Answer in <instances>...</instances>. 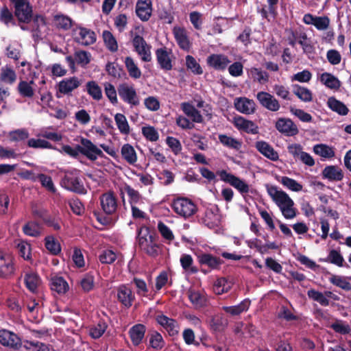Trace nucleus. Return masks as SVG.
I'll list each match as a JSON object with an SVG mask.
<instances>
[{
  "label": "nucleus",
  "instance_id": "36",
  "mask_svg": "<svg viewBox=\"0 0 351 351\" xmlns=\"http://www.w3.org/2000/svg\"><path fill=\"white\" fill-rule=\"evenodd\" d=\"M327 104L332 111L340 115H346L348 113L349 110L347 106L334 97L328 99Z\"/></svg>",
  "mask_w": 351,
  "mask_h": 351
},
{
  "label": "nucleus",
  "instance_id": "11",
  "mask_svg": "<svg viewBox=\"0 0 351 351\" xmlns=\"http://www.w3.org/2000/svg\"><path fill=\"white\" fill-rule=\"evenodd\" d=\"M14 271L15 267L12 257L0 251V278L8 279L14 275Z\"/></svg>",
  "mask_w": 351,
  "mask_h": 351
},
{
  "label": "nucleus",
  "instance_id": "33",
  "mask_svg": "<svg viewBox=\"0 0 351 351\" xmlns=\"http://www.w3.org/2000/svg\"><path fill=\"white\" fill-rule=\"evenodd\" d=\"M234 125L239 130H243L244 132H256L257 127L254 123L238 116L234 118Z\"/></svg>",
  "mask_w": 351,
  "mask_h": 351
},
{
  "label": "nucleus",
  "instance_id": "64",
  "mask_svg": "<svg viewBox=\"0 0 351 351\" xmlns=\"http://www.w3.org/2000/svg\"><path fill=\"white\" fill-rule=\"evenodd\" d=\"M23 347L27 351H48V346L42 342L38 341H26Z\"/></svg>",
  "mask_w": 351,
  "mask_h": 351
},
{
  "label": "nucleus",
  "instance_id": "30",
  "mask_svg": "<svg viewBox=\"0 0 351 351\" xmlns=\"http://www.w3.org/2000/svg\"><path fill=\"white\" fill-rule=\"evenodd\" d=\"M251 301L246 298L241 301L239 304L235 306H223L222 309L227 313L232 316L239 315L243 312H245L249 309Z\"/></svg>",
  "mask_w": 351,
  "mask_h": 351
},
{
  "label": "nucleus",
  "instance_id": "42",
  "mask_svg": "<svg viewBox=\"0 0 351 351\" xmlns=\"http://www.w3.org/2000/svg\"><path fill=\"white\" fill-rule=\"evenodd\" d=\"M228 325V321L221 315H215L210 319L209 326L214 332H220L224 330Z\"/></svg>",
  "mask_w": 351,
  "mask_h": 351
},
{
  "label": "nucleus",
  "instance_id": "6",
  "mask_svg": "<svg viewBox=\"0 0 351 351\" xmlns=\"http://www.w3.org/2000/svg\"><path fill=\"white\" fill-rule=\"evenodd\" d=\"M134 51L143 62L152 60L151 46L147 43L144 38L136 34L132 40Z\"/></svg>",
  "mask_w": 351,
  "mask_h": 351
},
{
  "label": "nucleus",
  "instance_id": "53",
  "mask_svg": "<svg viewBox=\"0 0 351 351\" xmlns=\"http://www.w3.org/2000/svg\"><path fill=\"white\" fill-rule=\"evenodd\" d=\"M231 289V285L226 278L217 279L213 285V291L217 295L227 293Z\"/></svg>",
  "mask_w": 351,
  "mask_h": 351
},
{
  "label": "nucleus",
  "instance_id": "27",
  "mask_svg": "<svg viewBox=\"0 0 351 351\" xmlns=\"http://www.w3.org/2000/svg\"><path fill=\"white\" fill-rule=\"evenodd\" d=\"M24 282L26 288L29 291L36 293L41 282V280L37 273L34 271H29L25 274Z\"/></svg>",
  "mask_w": 351,
  "mask_h": 351
},
{
  "label": "nucleus",
  "instance_id": "23",
  "mask_svg": "<svg viewBox=\"0 0 351 351\" xmlns=\"http://www.w3.org/2000/svg\"><path fill=\"white\" fill-rule=\"evenodd\" d=\"M255 106L252 99L246 97H239L234 100L235 108L243 114H250L253 113L255 110Z\"/></svg>",
  "mask_w": 351,
  "mask_h": 351
},
{
  "label": "nucleus",
  "instance_id": "7",
  "mask_svg": "<svg viewBox=\"0 0 351 351\" xmlns=\"http://www.w3.org/2000/svg\"><path fill=\"white\" fill-rule=\"evenodd\" d=\"M80 154L91 161L104 156L103 152L94 145L90 140L82 138L81 145H78Z\"/></svg>",
  "mask_w": 351,
  "mask_h": 351
},
{
  "label": "nucleus",
  "instance_id": "45",
  "mask_svg": "<svg viewBox=\"0 0 351 351\" xmlns=\"http://www.w3.org/2000/svg\"><path fill=\"white\" fill-rule=\"evenodd\" d=\"M53 21L56 27L63 30H69L73 25V20L69 16L62 14L55 15Z\"/></svg>",
  "mask_w": 351,
  "mask_h": 351
},
{
  "label": "nucleus",
  "instance_id": "15",
  "mask_svg": "<svg viewBox=\"0 0 351 351\" xmlns=\"http://www.w3.org/2000/svg\"><path fill=\"white\" fill-rule=\"evenodd\" d=\"M156 320L158 324L167 330L170 336L173 337L178 334L179 326L176 319L160 314L156 317Z\"/></svg>",
  "mask_w": 351,
  "mask_h": 351
},
{
  "label": "nucleus",
  "instance_id": "2",
  "mask_svg": "<svg viewBox=\"0 0 351 351\" xmlns=\"http://www.w3.org/2000/svg\"><path fill=\"white\" fill-rule=\"evenodd\" d=\"M14 8V16L19 23H29L33 18V9L28 0H10Z\"/></svg>",
  "mask_w": 351,
  "mask_h": 351
},
{
  "label": "nucleus",
  "instance_id": "57",
  "mask_svg": "<svg viewBox=\"0 0 351 351\" xmlns=\"http://www.w3.org/2000/svg\"><path fill=\"white\" fill-rule=\"evenodd\" d=\"M298 43L302 46L303 52L304 53H312L314 51V47L311 43V40L307 37L305 32L298 33Z\"/></svg>",
  "mask_w": 351,
  "mask_h": 351
},
{
  "label": "nucleus",
  "instance_id": "50",
  "mask_svg": "<svg viewBox=\"0 0 351 351\" xmlns=\"http://www.w3.org/2000/svg\"><path fill=\"white\" fill-rule=\"evenodd\" d=\"M293 93L302 101L309 102L312 101L313 97H312V93L311 91L308 89L307 88L301 86L298 84H295L293 86Z\"/></svg>",
  "mask_w": 351,
  "mask_h": 351
},
{
  "label": "nucleus",
  "instance_id": "13",
  "mask_svg": "<svg viewBox=\"0 0 351 351\" xmlns=\"http://www.w3.org/2000/svg\"><path fill=\"white\" fill-rule=\"evenodd\" d=\"M102 210L106 215H112L117 208V199L112 192L105 193L100 196Z\"/></svg>",
  "mask_w": 351,
  "mask_h": 351
},
{
  "label": "nucleus",
  "instance_id": "26",
  "mask_svg": "<svg viewBox=\"0 0 351 351\" xmlns=\"http://www.w3.org/2000/svg\"><path fill=\"white\" fill-rule=\"evenodd\" d=\"M156 56L158 64L162 69L165 71H170L172 69L173 65L171 60L169 57V53L167 51L166 47L156 49Z\"/></svg>",
  "mask_w": 351,
  "mask_h": 351
},
{
  "label": "nucleus",
  "instance_id": "56",
  "mask_svg": "<svg viewBox=\"0 0 351 351\" xmlns=\"http://www.w3.org/2000/svg\"><path fill=\"white\" fill-rule=\"evenodd\" d=\"M14 15L6 5H3L0 10V21L6 26L9 25H16Z\"/></svg>",
  "mask_w": 351,
  "mask_h": 351
},
{
  "label": "nucleus",
  "instance_id": "55",
  "mask_svg": "<svg viewBox=\"0 0 351 351\" xmlns=\"http://www.w3.org/2000/svg\"><path fill=\"white\" fill-rule=\"evenodd\" d=\"M46 249L53 255H58L61 252L60 244L53 236H47L45 239Z\"/></svg>",
  "mask_w": 351,
  "mask_h": 351
},
{
  "label": "nucleus",
  "instance_id": "39",
  "mask_svg": "<svg viewBox=\"0 0 351 351\" xmlns=\"http://www.w3.org/2000/svg\"><path fill=\"white\" fill-rule=\"evenodd\" d=\"M348 279V277L332 274L329 278V282L346 291H351V283L347 280Z\"/></svg>",
  "mask_w": 351,
  "mask_h": 351
},
{
  "label": "nucleus",
  "instance_id": "8",
  "mask_svg": "<svg viewBox=\"0 0 351 351\" xmlns=\"http://www.w3.org/2000/svg\"><path fill=\"white\" fill-rule=\"evenodd\" d=\"M0 343L14 350H19L22 347L21 338L14 332L6 329L0 330Z\"/></svg>",
  "mask_w": 351,
  "mask_h": 351
},
{
  "label": "nucleus",
  "instance_id": "10",
  "mask_svg": "<svg viewBox=\"0 0 351 351\" xmlns=\"http://www.w3.org/2000/svg\"><path fill=\"white\" fill-rule=\"evenodd\" d=\"M118 301L125 308H130L135 300V295L128 285H121L117 288Z\"/></svg>",
  "mask_w": 351,
  "mask_h": 351
},
{
  "label": "nucleus",
  "instance_id": "51",
  "mask_svg": "<svg viewBox=\"0 0 351 351\" xmlns=\"http://www.w3.org/2000/svg\"><path fill=\"white\" fill-rule=\"evenodd\" d=\"M86 91L93 99L99 101L102 98V90L101 87L95 81H89L86 83Z\"/></svg>",
  "mask_w": 351,
  "mask_h": 351
},
{
  "label": "nucleus",
  "instance_id": "37",
  "mask_svg": "<svg viewBox=\"0 0 351 351\" xmlns=\"http://www.w3.org/2000/svg\"><path fill=\"white\" fill-rule=\"evenodd\" d=\"M34 181L38 180L41 186L51 193H56V189L51 176L45 173H38L32 178Z\"/></svg>",
  "mask_w": 351,
  "mask_h": 351
},
{
  "label": "nucleus",
  "instance_id": "52",
  "mask_svg": "<svg viewBox=\"0 0 351 351\" xmlns=\"http://www.w3.org/2000/svg\"><path fill=\"white\" fill-rule=\"evenodd\" d=\"M131 283L135 286L137 295L140 297H147L148 295L149 288L144 280L134 277Z\"/></svg>",
  "mask_w": 351,
  "mask_h": 351
},
{
  "label": "nucleus",
  "instance_id": "59",
  "mask_svg": "<svg viewBox=\"0 0 351 351\" xmlns=\"http://www.w3.org/2000/svg\"><path fill=\"white\" fill-rule=\"evenodd\" d=\"M185 64L187 69L191 71L193 74L202 75L203 73L202 68L193 56L187 55L186 56Z\"/></svg>",
  "mask_w": 351,
  "mask_h": 351
},
{
  "label": "nucleus",
  "instance_id": "38",
  "mask_svg": "<svg viewBox=\"0 0 351 351\" xmlns=\"http://www.w3.org/2000/svg\"><path fill=\"white\" fill-rule=\"evenodd\" d=\"M108 328V324L104 319H100L96 324L89 327V335L95 339L100 338Z\"/></svg>",
  "mask_w": 351,
  "mask_h": 351
},
{
  "label": "nucleus",
  "instance_id": "58",
  "mask_svg": "<svg viewBox=\"0 0 351 351\" xmlns=\"http://www.w3.org/2000/svg\"><path fill=\"white\" fill-rule=\"evenodd\" d=\"M307 295L309 298L319 302L323 306H327L330 304L329 300L324 295V292L322 293L314 289H311L307 291Z\"/></svg>",
  "mask_w": 351,
  "mask_h": 351
},
{
  "label": "nucleus",
  "instance_id": "31",
  "mask_svg": "<svg viewBox=\"0 0 351 351\" xmlns=\"http://www.w3.org/2000/svg\"><path fill=\"white\" fill-rule=\"evenodd\" d=\"M17 75L15 71L8 65L1 67L0 73V81L6 84L12 85L15 83Z\"/></svg>",
  "mask_w": 351,
  "mask_h": 351
},
{
  "label": "nucleus",
  "instance_id": "35",
  "mask_svg": "<svg viewBox=\"0 0 351 351\" xmlns=\"http://www.w3.org/2000/svg\"><path fill=\"white\" fill-rule=\"evenodd\" d=\"M51 289L58 293H65L69 289L67 282L60 276H54L51 279Z\"/></svg>",
  "mask_w": 351,
  "mask_h": 351
},
{
  "label": "nucleus",
  "instance_id": "63",
  "mask_svg": "<svg viewBox=\"0 0 351 351\" xmlns=\"http://www.w3.org/2000/svg\"><path fill=\"white\" fill-rule=\"evenodd\" d=\"M280 182L284 186L292 191L299 192L301 191L303 188L301 184L298 182L294 179L287 176H282Z\"/></svg>",
  "mask_w": 351,
  "mask_h": 351
},
{
  "label": "nucleus",
  "instance_id": "54",
  "mask_svg": "<svg viewBox=\"0 0 351 351\" xmlns=\"http://www.w3.org/2000/svg\"><path fill=\"white\" fill-rule=\"evenodd\" d=\"M73 214L82 216L85 213V206L78 197L71 198L67 202Z\"/></svg>",
  "mask_w": 351,
  "mask_h": 351
},
{
  "label": "nucleus",
  "instance_id": "16",
  "mask_svg": "<svg viewBox=\"0 0 351 351\" xmlns=\"http://www.w3.org/2000/svg\"><path fill=\"white\" fill-rule=\"evenodd\" d=\"M173 34L179 47L184 51H189L191 47V43L186 29L176 26L173 29Z\"/></svg>",
  "mask_w": 351,
  "mask_h": 351
},
{
  "label": "nucleus",
  "instance_id": "49",
  "mask_svg": "<svg viewBox=\"0 0 351 351\" xmlns=\"http://www.w3.org/2000/svg\"><path fill=\"white\" fill-rule=\"evenodd\" d=\"M183 111L189 117L193 122L201 123L203 121L202 116L193 106L189 103H184Z\"/></svg>",
  "mask_w": 351,
  "mask_h": 351
},
{
  "label": "nucleus",
  "instance_id": "5",
  "mask_svg": "<svg viewBox=\"0 0 351 351\" xmlns=\"http://www.w3.org/2000/svg\"><path fill=\"white\" fill-rule=\"evenodd\" d=\"M267 191L269 195L272 198L280 210H282V208L294 206V202L289 195L282 190H278L277 186L267 185Z\"/></svg>",
  "mask_w": 351,
  "mask_h": 351
},
{
  "label": "nucleus",
  "instance_id": "47",
  "mask_svg": "<svg viewBox=\"0 0 351 351\" xmlns=\"http://www.w3.org/2000/svg\"><path fill=\"white\" fill-rule=\"evenodd\" d=\"M125 64L129 75L134 79H138L141 76V71L134 62L132 58L128 56L125 59Z\"/></svg>",
  "mask_w": 351,
  "mask_h": 351
},
{
  "label": "nucleus",
  "instance_id": "14",
  "mask_svg": "<svg viewBox=\"0 0 351 351\" xmlns=\"http://www.w3.org/2000/svg\"><path fill=\"white\" fill-rule=\"evenodd\" d=\"M119 97L126 103L133 106L139 104V100L135 89L127 84H120L118 87Z\"/></svg>",
  "mask_w": 351,
  "mask_h": 351
},
{
  "label": "nucleus",
  "instance_id": "46",
  "mask_svg": "<svg viewBox=\"0 0 351 351\" xmlns=\"http://www.w3.org/2000/svg\"><path fill=\"white\" fill-rule=\"evenodd\" d=\"M149 346L155 350H161L164 348L165 342L160 332L156 330H152L149 335Z\"/></svg>",
  "mask_w": 351,
  "mask_h": 351
},
{
  "label": "nucleus",
  "instance_id": "62",
  "mask_svg": "<svg viewBox=\"0 0 351 351\" xmlns=\"http://www.w3.org/2000/svg\"><path fill=\"white\" fill-rule=\"evenodd\" d=\"M313 151L315 154L324 158H330L335 156V152L332 148L324 144L315 145Z\"/></svg>",
  "mask_w": 351,
  "mask_h": 351
},
{
  "label": "nucleus",
  "instance_id": "48",
  "mask_svg": "<svg viewBox=\"0 0 351 351\" xmlns=\"http://www.w3.org/2000/svg\"><path fill=\"white\" fill-rule=\"evenodd\" d=\"M149 227L145 225H141L136 229V241L138 245H143L144 243L147 242L149 239V235L152 234Z\"/></svg>",
  "mask_w": 351,
  "mask_h": 351
},
{
  "label": "nucleus",
  "instance_id": "28",
  "mask_svg": "<svg viewBox=\"0 0 351 351\" xmlns=\"http://www.w3.org/2000/svg\"><path fill=\"white\" fill-rule=\"evenodd\" d=\"M256 148L260 153L271 160L276 161L278 160V154L267 143L264 141H258L256 143Z\"/></svg>",
  "mask_w": 351,
  "mask_h": 351
},
{
  "label": "nucleus",
  "instance_id": "41",
  "mask_svg": "<svg viewBox=\"0 0 351 351\" xmlns=\"http://www.w3.org/2000/svg\"><path fill=\"white\" fill-rule=\"evenodd\" d=\"M34 82L33 80L27 82L21 80L17 86V90L23 97L32 98L34 95V90L32 86Z\"/></svg>",
  "mask_w": 351,
  "mask_h": 351
},
{
  "label": "nucleus",
  "instance_id": "24",
  "mask_svg": "<svg viewBox=\"0 0 351 351\" xmlns=\"http://www.w3.org/2000/svg\"><path fill=\"white\" fill-rule=\"evenodd\" d=\"M246 243L250 248H255L261 254L267 253L269 250L279 249V245L276 243L268 242L263 245L262 241L258 239L249 240Z\"/></svg>",
  "mask_w": 351,
  "mask_h": 351
},
{
  "label": "nucleus",
  "instance_id": "3",
  "mask_svg": "<svg viewBox=\"0 0 351 351\" xmlns=\"http://www.w3.org/2000/svg\"><path fill=\"white\" fill-rule=\"evenodd\" d=\"M171 206L175 213L184 218L193 215L197 210L195 203L186 197H178Z\"/></svg>",
  "mask_w": 351,
  "mask_h": 351
},
{
  "label": "nucleus",
  "instance_id": "61",
  "mask_svg": "<svg viewBox=\"0 0 351 351\" xmlns=\"http://www.w3.org/2000/svg\"><path fill=\"white\" fill-rule=\"evenodd\" d=\"M124 191L129 197V202L131 206L135 205L142 202V196L140 193L138 191L134 189L130 185L125 184L124 186Z\"/></svg>",
  "mask_w": 351,
  "mask_h": 351
},
{
  "label": "nucleus",
  "instance_id": "21",
  "mask_svg": "<svg viewBox=\"0 0 351 351\" xmlns=\"http://www.w3.org/2000/svg\"><path fill=\"white\" fill-rule=\"evenodd\" d=\"M80 85L81 82L77 77H71L65 78L58 83V90L63 95H69Z\"/></svg>",
  "mask_w": 351,
  "mask_h": 351
},
{
  "label": "nucleus",
  "instance_id": "18",
  "mask_svg": "<svg viewBox=\"0 0 351 351\" xmlns=\"http://www.w3.org/2000/svg\"><path fill=\"white\" fill-rule=\"evenodd\" d=\"M197 261L201 265L207 266L210 270L219 269L221 265L223 263V261L219 257L208 253H202L197 255Z\"/></svg>",
  "mask_w": 351,
  "mask_h": 351
},
{
  "label": "nucleus",
  "instance_id": "4",
  "mask_svg": "<svg viewBox=\"0 0 351 351\" xmlns=\"http://www.w3.org/2000/svg\"><path fill=\"white\" fill-rule=\"evenodd\" d=\"M220 180L235 188L241 194H247L250 191V186L244 180L226 170H221L217 172Z\"/></svg>",
  "mask_w": 351,
  "mask_h": 351
},
{
  "label": "nucleus",
  "instance_id": "1",
  "mask_svg": "<svg viewBox=\"0 0 351 351\" xmlns=\"http://www.w3.org/2000/svg\"><path fill=\"white\" fill-rule=\"evenodd\" d=\"M61 186L68 191L84 195L87 193L80 178V171L73 169L65 172L61 180Z\"/></svg>",
  "mask_w": 351,
  "mask_h": 351
},
{
  "label": "nucleus",
  "instance_id": "29",
  "mask_svg": "<svg viewBox=\"0 0 351 351\" xmlns=\"http://www.w3.org/2000/svg\"><path fill=\"white\" fill-rule=\"evenodd\" d=\"M323 177L331 181H341L343 178L342 170L337 166L326 167L322 171Z\"/></svg>",
  "mask_w": 351,
  "mask_h": 351
},
{
  "label": "nucleus",
  "instance_id": "25",
  "mask_svg": "<svg viewBox=\"0 0 351 351\" xmlns=\"http://www.w3.org/2000/svg\"><path fill=\"white\" fill-rule=\"evenodd\" d=\"M79 37L75 38V41L81 43L82 45H93L96 42L95 33L88 28L79 27Z\"/></svg>",
  "mask_w": 351,
  "mask_h": 351
},
{
  "label": "nucleus",
  "instance_id": "43",
  "mask_svg": "<svg viewBox=\"0 0 351 351\" xmlns=\"http://www.w3.org/2000/svg\"><path fill=\"white\" fill-rule=\"evenodd\" d=\"M102 37L106 47L111 52H116L118 50V43L113 34L108 30H104Z\"/></svg>",
  "mask_w": 351,
  "mask_h": 351
},
{
  "label": "nucleus",
  "instance_id": "60",
  "mask_svg": "<svg viewBox=\"0 0 351 351\" xmlns=\"http://www.w3.org/2000/svg\"><path fill=\"white\" fill-rule=\"evenodd\" d=\"M180 264L185 271H189L191 274H196L198 269L195 267H193V259L190 254H184L180 257Z\"/></svg>",
  "mask_w": 351,
  "mask_h": 351
},
{
  "label": "nucleus",
  "instance_id": "22",
  "mask_svg": "<svg viewBox=\"0 0 351 351\" xmlns=\"http://www.w3.org/2000/svg\"><path fill=\"white\" fill-rule=\"evenodd\" d=\"M145 332L146 326L142 324H136L130 328L128 334L134 346H138L142 343Z\"/></svg>",
  "mask_w": 351,
  "mask_h": 351
},
{
  "label": "nucleus",
  "instance_id": "17",
  "mask_svg": "<svg viewBox=\"0 0 351 351\" xmlns=\"http://www.w3.org/2000/svg\"><path fill=\"white\" fill-rule=\"evenodd\" d=\"M207 64L217 71H224L230 60L224 54H216L213 53L210 55L206 59Z\"/></svg>",
  "mask_w": 351,
  "mask_h": 351
},
{
  "label": "nucleus",
  "instance_id": "44",
  "mask_svg": "<svg viewBox=\"0 0 351 351\" xmlns=\"http://www.w3.org/2000/svg\"><path fill=\"white\" fill-rule=\"evenodd\" d=\"M320 81L326 86L331 89H338L341 86L340 81L329 73H324L320 76Z\"/></svg>",
  "mask_w": 351,
  "mask_h": 351
},
{
  "label": "nucleus",
  "instance_id": "9",
  "mask_svg": "<svg viewBox=\"0 0 351 351\" xmlns=\"http://www.w3.org/2000/svg\"><path fill=\"white\" fill-rule=\"evenodd\" d=\"M201 220L202 222L209 228L217 227L221 221L219 208L217 205L206 208Z\"/></svg>",
  "mask_w": 351,
  "mask_h": 351
},
{
  "label": "nucleus",
  "instance_id": "12",
  "mask_svg": "<svg viewBox=\"0 0 351 351\" xmlns=\"http://www.w3.org/2000/svg\"><path fill=\"white\" fill-rule=\"evenodd\" d=\"M256 99L260 104L265 108L276 112L280 109V104L274 96L265 91L258 92L256 95Z\"/></svg>",
  "mask_w": 351,
  "mask_h": 351
},
{
  "label": "nucleus",
  "instance_id": "34",
  "mask_svg": "<svg viewBox=\"0 0 351 351\" xmlns=\"http://www.w3.org/2000/svg\"><path fill=\"white\" fill-rule=\"evenodd\" d=\"M276 128L280 132H298L296 125L290 119L280 118L276 123Z\"/></svg>",
  "mask_w": 351,
  "mask_h": 351
},
{
  "label": "nucleus",
  "instance_id": "20",
  "mask_svg": "<svg viewBox=\"0 0 351 351\" xmlns=\"http://www.w3.org/2000/svg\"><path fill=\"white\" fill-rule=\"evenodd\" d=\"M136 14L142 21H147L152 12L151 0H138L136 4Z\"/></svg>",
  "mask_w": 351,
  "mask_h": 351
},
{
  "label": "nucleus",
  "instance_id": "19",
  "mask_svg": "<svg viewBox=\"0 0 351 351\" xmlns=\"http://www.w3.org/2000/svg\"><path fill=\"white\" fill-rule=\"evenodd\" d=\"M158 237L155 232L149 235V239L143 243V245H138L139 248L143 251L147 255L155 258L158 256L160 245L157 243Z\"/></svg>",
  "mask_w": 351,
  "mask_h": 351
},
{
  "label": "nucleus",
  "instance_id": "32",
  "mask_svg": "<svg viewBox=\"0 0 351 351\" xmlns=\"http://www.w3.org/2000/svg\"><path fill=\"white\" fill-rule=\"evenodd\" d=\"M122 158L130 165H134L137 161V155L134 147L128 144H124L121 149Z\"/></svg>",
  "mask_w": 351,
  "mask_h": 351
},
{
  "label": "nucleus",
  "instance_id": "40",
  "mask_svg": "<svg viewBox=\"0 0 351 351\" xmlns=\"http://www.w3.org/2000/svg\"><path fill=\"white\" fill-rule=\"evenodd\" d=\"M23 232L27 236L38 237L41 234V227L38 222L29 221L23 226Z\"/></svg>",
  "mask_w": 351,
  "mask_h": 351
}]
</instances>
